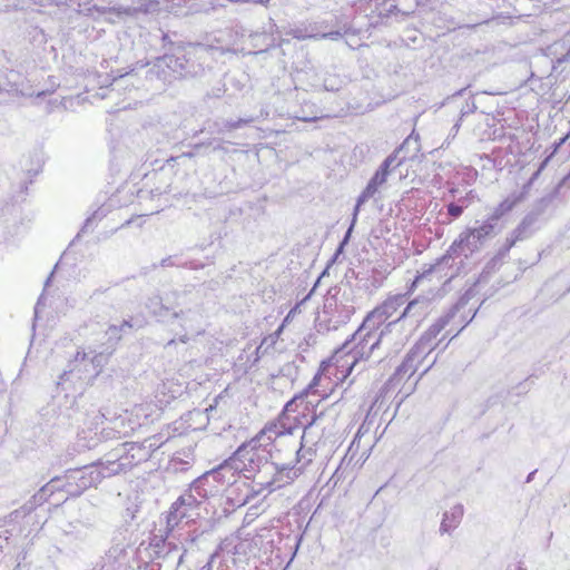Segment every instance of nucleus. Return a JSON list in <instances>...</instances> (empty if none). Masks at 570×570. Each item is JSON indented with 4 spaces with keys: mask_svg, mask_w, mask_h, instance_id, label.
<instances>
[{
    "mask_svg": "<svg viewBox=\"0 0 570 570\" xmlns=\"http://www.w3.org/2000/svg\"><path fill=\"white\" fill-rule=\"evenodd\" d=\"M338 417V410L335 404L321 410L320 412H315L311 419L313 423L317 424V426L325 432L330 438L336 433V421Z\"/></svg>",
    "mask_w": 570,
    "mask_h": 570,
    "instance_id": "nucleus-22",
    "label": "nucleus"
},
{
    "mask_svg": "<svg viewBox=\"0 0 570 570\" xmlns=\"http://www.w3.org/2000/svg\"><path fill=\"white\" fill-rule=\"evenodd\" d=\"M175 344H176V340H175V338H173V340H170V341H168V342L166 343L165 348H169V347H171V346H173V345H175Z\"/></svg>",
    "mask_w": 570,
    "mask_h": 570,
    "instance_id": "nucleus-55",
    "label": "nucleus"
},
{
    "mask_svg": "<svg viewBox=\"0 0 570 570\" xmlns=\"http://www.w3.org/2000/svg\"><path fill=\"white\" fill-rule=\"evenodd\" d=\"M463 517V505L456 504L451 508L450 511L443 513V518L440 524V533H450L452 530L458 528Z\"/></svg>",
    "mask_w": 570,
    "mask_h": 570,
    "instance_id": "nucleus-28",
    "label": "nucleus"
},
{
    "mask_svg": "<svg viewBox=\"0 0 570 570\" xmlns=\"http://www.w3.org/2000/svg\"><path fill=\"white\" fill-rule=\"evenodd\" d=\"M200 570H212V563L207 562L205 566L200 568Z\"/></svg>",
    "mask_w": 570,
    "mask_h": 570,
    "instance_id": "nucleus-56",
    "label": "nucleus"
},
{
    "mask_svg": "<svg viewBox=\"0 0 570 570\" xmlns=\"http://www.w3.org/2000/svg\"><path fill=\"white\" fill-rule=\"evenodd\" d=\"M118 297V291L111 287H98L89 296L90 303H99L101 301H112Z\"/></svg>",
    "mask_w": 570,
    "mask_h": 570,
    "instance_id": "nucleus-37",
    "label": "nucleus"
},
{
    "mask_svg": "<svg viewBox=\"0 0 570 570\" xmlns=\"http://www.w3.org/2000/svg\"><path fill=\"white\" fill-rule=\"evenodd\" d=\"M238 461L239 459H237L235 454H233V456H230L228 460L218 465L227 468L226 471L223 473L225 478V484H228V487L234 484L236 482V475L242 473Z\"/></svg>",
    "mask_w": 570,
    "mask_h": 570,
    "instance_id": "nucleus-34",
    "label": "nucleus"
},
{
    "mask_svg": "<svg viewBox=\"0 0 570 570\" xmlns=\"http://www.w3.org/2000/svg\"><path fill=\"white\" fill-rule=\"evenodd\" d=\"M51 276H52V274L47 278L46 285H48V283L50 282Z\"/></svg>",
    "mask_w": 570,
    "mask_h": 570,
    "instance_id": "nucleus-63",
    "label": "nucleus"
},
{
    "mask_svg": "<svg viewBox=\"0 0 570 570\" xmlns=\"http://www.w3.org/2000/svg\"><path fill=\"white\" fill-rule=\"evenodd\" d=\"M111 206H112L111 204H110V205H108V206H101V207H99L97 210H95V212L91 214V216H89V217L85 220V223H83V225H82V227H81L80 232L77 234V236L75 237L73 242H75V240H77V239H79L81 234H87V233L92 232V230L95 229V227L98 225V223H99L104 217H106V216H107V214L109 213V210H110V207H111Z\"/></svg>",
    "mask_w": 570,
    "mask_h": 570,
    "instance_id": "nucleus-30",
    "label": "nucleus"
},
{
    "mask_svg": "<svg viewBox=\"0 0 570 570\" xmlns=\"http://www.w3.org/2000/svg\"><path fill=\"white\" fill-rule=\"evenodd\" d=\"M535 472H537V470H534V471H532V472H530V473L528 474V476H527V479H525V482H527V483H530V482L533 480V476H534Z\"/></svg>",
    "mask_w": 570,
    "mask_h": 570,
    "instance_id": "nucleus-54",
    "label": "nucleus"
},
{
    "mask_svg": "<svg viewBox=\"0 0 570 570\" xmlns=\"http://www.w3.org/2000/svg\"><path fill=\"white\" fill-rule=\"evenodd\" d=\"M283 330V326H279L277 331L265 336L261 344L255 350V357L253 363H257L262 357L269 353L271 350L274 348L276 342L278 341L279 334Z\"/></svg>",
    "mask_w": 570,
    "mask_h": 570,
    "instance_id": "nucleus-31",
    "label": "nucleus"
},
{
    "mask_svg": "<svg viewBox=\"0 0 570 570\" xmlns=\"http://www.w3.org/2000/svg\"><path fill=\"white\" fill-rule=\"evenodd\" d=\"M97 533L96 513L83 511L73 520L68 521L62 528V535L67 543L77 548L91 546Z\"/></svg>",
    "mask_w": 570,
    "mask_h": 570,
    "instance_id": "nucleus-7",
    "label": "nucleus"
},
{
    "mask_svg": "<svg viewBox=\"0 0 570 570\" xmlns=\"http://www.w3.org/2000/svg\"><path fill=\"white\" fill-rule=\"evenodd\" d=\"M459 307L452 306L448 313L440 316L420 337L419 342L414 345L423 351L426 356L438 346L435 342L438 335L445 328L450 321L455 316Z\"/></svg>",
    "mask_w": 570,
    "mask_h": 570,
    "instance_id": "nucleus-14",
    "label": "nucleus"
},
{
    "mask_svg": "<svg viewBox=\"0 0 570 570\" xmlns=\"http://www.w3.org/2000/svg\"><path fill=\"white\" fill-rule=\"evenodd\" d=\"M205 499H200L196 491H193L190 485L189 490L181 494L176 502L186 508L190 513L195 510Z\"/></svg>",
    "mask_w": 570,
    "mask_h": 570,
    "instance_id": "nucleus-35",
    "label": "nucleus"
},
{
    "mask_svg": "<svg viewBox=\"0 0 570 570\" xmlns=\"http://www.w3.org/2000/svg\"><path fill=\"white\" fill-rule=\"evenodd\" d=\"M472 195V190L464 197H460L456 203L452 202L446 205L448 215L450 216L449 223L459 218L464 209L469 206L468 198Z\"/></svg>",
    "mask_w": 570,
    "mask_h": 570,
    "instance_id": "nucleus-36",
    "label": "nucleus"
},
{
    "mask_svg": "<svg viewBox=\"0 0 570 570\" xmlns=\"http://www.w3.org/2000/svg\"><path fill=\"white\" fill-rule=\"evenodd\" d=\"M256 120L255 117H247V118H238L237 120H216L213 122V125L209 127L212 132L215 134H225L230 132L236 129H239L246 125H249Z\"/></svg>",
    "mask_w": 570,
    "mask_h": 570,
    "instance_id": "nucleus-29",
    "label": "nucleus"
},
{
    "mask_svg": "<svg viewBox=\"0 0 570 570\" xmlns=\"http://www.w3.org/2000/svg\"><path fill=\"white\" fill-rule=\"evenodd\" d=\"M355 313V296L351 287H331L318 317V331H336L350 322Z\"/></svg>",
    "mask_w": 570,
    "mask_h": 570,
    "instance_id": "nucleus-5",
    "label": "nucleus"
},
{
    "mask_svg": "<svg viewBox=\"0 0 570 570\" xmlns=\"http://www.w3.org/2000/svg\"><path fill=\"white\" fill-rule=\"evenodd\" d=\"M161 444L163 441L161 436L159 435H153L142 441V445H146V450L150 453V456L156 450H158L161 446Z\"/></svg>",
    "mask_w": 570,
    "mask_h": 570,
    "instance_id": "nucleus-41",
    "label": "nucleus"
},
{
    "mask_svg": "<svg viewBox=\"0 0 570 570\" xmlns=\"http://www.w3.org/2000/svg\"><path fill=\"white\" fill-rule=\"evenodd\" d=\"M226 466H217L210 471H207L212 480H214L215 483L219 484L220 492L223 491L224 488L228 487V484H225V478L223 473L226 471Z\"/></svg>",
    "mask_w": 570,
    "mask_h": 570,
    "instance_id": "nucleus-40",
    "label": "nucleus"
},
{
    "mask_svg": "<svg viewBox=\"0 0 570 570\" xmlns=\"http://www.w3.org/2000/svg\"><path fill=\"white\" fill-rule=\"evenodd\" d=\"M396 160V151L389 155L383 163L380 165L379 169L384 171L385 174L390 175V169L394 165Z\"/></svg>",
    "mask_w": 570,
    "mask_h": 570,
    "instance_id": "nucleus-44",
    "label": "nucleus"
},
{
    "mask_svg": "<svg viewBox=\"0 0 570 570\" xmlns=\"http://www.w3.org/2000/svg\"><path fill=\"white\" fill-rule=\"evenodd\" d=\"M287 458L282 455V451L276 448L274 442L271 446H267V460H268V469L274 466V462H286Z\"/></svg>",
    "mask_w": 570,
    "mask_h": 570,
    "instance_id": "nucleus-39",
    "label": "nucleus"
},
{
    "mask_svg": "<svg viewBox=\"0 0 570 570\" xmlns=\"http://www.w3.org/2000/svg\"><path fill=\"white\" fill-rule=\"evenodd\" d=\"M325 274H327V268H325V269L323 271V273L321 274V276L317 278V281H316V283H315L314 287L312 288V291H311L309 295H312V294H313V292H314L315 287L317 286V284L320 283L321 278H322Z\"/></svg>",
    "mask_w": 570,
    "mask_h": 570,
    "instance_id": "nucleus-53",
    "label": "nucleus"
},
{
    "mask_svg": "<svg viewBox=\"0 0 570 570\" xmlns=\"http://www.w3.org/2000/svg\"><path fill=\"white\" fill-rule=\"evenodd\" d=\"M188 267L191 268V269H197L198 265H194L193 263H189Z\"/></svg>",
    "mask_w": 570,
    "mask_h": 570,
    "instance_id": "nucleus-59",
    "label": "nucleus"
},
{
    "mask_svg": "<svg viewBox=\"0 0 570 570\" xmlns=\"http://www.w3.org/2000/svg\"><path fill=\"white\" fill-rule=\"evenodd\" d=\"M298 456L294 451L291 452L286 462H274V466L269 468L271 479L262 482L269 492L282 489L292 484L305 470L309 463L298 461Z\"/></svg>",
    "mask_w": 570,
    "mask_h": 570,
    "instance_id": "nucleus-9",
    "label": "nucleus"
},
{
    "mask_svg": "<svg viewBox=\"0 0 570 570\" xmlns=\"http://www.w3.org/2000/svg\"><path fill=\"white\" fill-rule=\"evenodd\" d=\"M517 204V199L505 198L502 200L497 207L493 208L492 213H490L487 218L493 223H497L499 226L504 227L502 218L504 215L510 213Z\"/></svg>",
    "mask_w": 570,
    "mask_h": 570,
    "instance_id": "nucleus-32",
    "label": "nucleus"
},
{
    "mask_svg": "<svg viewBox=\"0 0 570 570\" xmlns=\"http://www.w3.org/2000/svg\"><path fill=\"white\" fill-rule=\"evenodd\" d=\"M360 210H361V206L355 204L354 209H353V214H352L351 225L347 228L343 239L341 240L342 245H347L348 244L351 235H352V232H353L354 226H355V224L357 222V216H358Z\"/></svg>",
    "mask_w": 570,
    "mask_h": 570,
    "instance_id": "nucleus-42",
    "label": "nucleus"
},
{
    "mask_svg": "<svg viewBox=\"0 0 570 570\" xmlns=\"http://www.w3.org/2000/svg\"><path fill=\"white\" fill-rule=\"evenodd\" d=\"M387 177V174L377 168L372 178L368 180L366 187L358 195L356 199V205L362 207V205H364L370 198L374 197V195L379 191L380 187H382L386 183Z\"/></svg>",
    "mask_w": 570,
    "mask_h": 570,
    "instance_id": "nucleus-25",
    "label": "nucleus"
},
{
    "mask_svg": "<svg viewBox=\"0 0 570 570\" xmlns=\"http://www.w3.org/2000/svg\"><path fill=\"white\" fill-rule=\"evenodd\" d=\"M150 547L158 559H170L174 554L181 552L179 542L177 541V531L164 530V534L154 535Z\"/></svg>",
    "mask_w": 570,
    "mask_h": 570,
    "instance_id": "nucleus-16",
    "label": "nucleus"
},
{
    "mask_svg": "<svg viewBox=\"0 0 570 570\" xmlns=\"http://www.w3.org/2000/svg\"><path fill=\"white\" fill-rule=\"evenodd\" d=\"M199 46L188 43L174 47L173 52L157 57L146 71V79L163 85L175 80L196 77L203 71L199 62Z\"/></svg>",
    "mask_w": 570,
    "mask_h": 570,
    "instance_id": "nucleus-3",
    "label": "nucleus"
},
{
    "mask_svg": "<svg viewBox=\"0 0 570 570\" xmlns=\"http://www.w3.org/2000/svg\"><path fill=\"white\" fill-rule=\"evenodd\" d=\"M459 128H460V124H459V122H456V124L453 126L452 130L458 131V130H459Z\"/></svg>",
    "mask_w": 570,
    "mask_h": 570,
    "instance_id": "nucleus-60",
    "label": "nucleus"
},
{
    "mask_svg": "<svg viewBox=\"0 0 570 570\" xmlns=\"http://www.w3.org/2000/svg\"><path fill=\"white\" fill-rule=\"evenodd\" d=\"M37 305H39V303ZM35 314L36 315L38 314V306H36V308H35Z\"/></svg>",
    "mask_w": 570,
    "mask_h": 570,
    "instance_id": "nucleus-64",
    "label": "nucleus"
},
{
    "mask_svg": "<svg viewBox=\"0 0 570 570\" xmlns=\"http://www.w3.org/2000/svg\"><path fill=\"white\" fill-rule=\"evenodd\" d=\"M328 438L317 424L309 421L303 426L299 448L293 450L298 456L297 460H303L304 463H312L316 453V446Z\"/></svg>",
    "mask_w": 570,
    "mask_h": 570,
    "instance_id": "nucleus-10",
    "label": "nucleus"
},
{
    "mask_svg": "<svg viewBox=\"0 0 570 570\" xmlns=\"http://www.w3.org/2000/svg\"><path fill=\"white\" fill-rule=\"evenodd\" d=\"M426 357L423 351L413 346L405 355L403 362L396 367L393 375L389 379L387 385L391 389L397 387L402 382L407 381L419 368V365Z\"/></svg>",
    "mask_w": 570,
    "mask_h": 570,
    "instance_id": "nucleus-12",
    "label": "nucleus"
},
{
    "mask_svg": "<svg viewBox=\"0 0 570 570\" xmlns=\"http://www.w3.org/2000/svg\"><path fill=\"white\" fill-rule=\"evenodd\" d=\"M127 551L122 543L112 544L101 558L100 570H126Z\"/></svg>",
    "mask_w": 570,
    "mask_h": 570,
    "instance_id": "nucleus-19",
    "label": "nucleus"
},
{
    "mask_svg": "<svg viewBox=\"0 0 570 570\" xmlns=\"http://www.w3.org/2000/svg\"><path fill=\"white\" fill-rule=\"evenodd\" d=\"M89 362V354L85 351H78L75 358L68 365L69 370L63 371L60 380L67 381L71 375H76L79 380H91L92 377L89 376L91 371Z\"/></svg>",
    "mask_w": 570,
    "mask_h": 570,
    "instance_id": "nucleus-20",
    "label": "nucleus"
},
{
    "mask_svg": "<svg viewBox=\"0 0 570 570\" xmlns=\"http://www.w3.org/2000/svg\"><path fill=\"white\" fill-rule=\"evenodd\" d=\"M273 443V435H265L259 432L250 441L243 443L234 453L239 459V469L246 479H250L254 474L262 470L268 469L267 446Z\"/></svg>",
    "mask_w": 570,
    "mask_h": 570,
    "instance_id": "nucleus-6",
    "label": "nucleus"
},
{
    "mask_svg": "<svg viewBox=\"0 0 570 570\" xmlns=\"http://www.w3.org/2000/svg\"><path fill=\"white\" fill-rule=\"evenodd\" d=\"M396 11H399L397 7L396 6H392L391 9H390V12L394 13Z\"/></svg>",
    "mask_w": 570,
    "mask_h": 570,
    "instance_id": "nucleus-57",
    "label": "nucleus"
},
{
    "mask_svg": "<svg viewBox=\"0 0 570 570\" xmlns=\"http://www.w3.org/2000/svg\"><path fill=\"white\" fill-rule=\"evenodd\" d=\"M190 485L193 487V491H196L200 499L206 500L210 497H215L218 493H220L219 484L215 483L214 480H212L208 472L202 474Z\"/></svg>",
    "mask_w": 570,
    "mask_h": 570,
    "instance_id": "nucleus-27",
    "label": "nucleus"
},
{
    "mask_svg": "<svg viewBox=\"0 0 570 570\" xmlns=\"http://www.w3.org/2000/svg\"><path fill=\"white\" fill-rule=\"evenodd\" d=\"M433 301L426 295H420L407 301L399 315V320H413L417 325L431 313Z\"/></svg>",
    "mask_w": 570,
    "mask_h": 570,
    "instance_id": "nucleus-17",
    "label": "nucleus"
},
{
    "mask_svg": "<svg viewBox=\"0 0 570 570\" xmlns=\"http://www.w3.org/2000/svg\"><path fill=\"white\" fill-rule=\"evenodd\" d=\"M46 95V91H40L37 94V97H43Z\"/></svg>",
    "mask_w": 570,
    "mask_h": 570,
    "instance_id": "nucleus-62",
    "label": "nucleus"
},
{
    "mask_svg": "<svg viewBox=\"0 0 570 570\" xmlns=\"http://www.w3.org/2000/svg\"><path fill=\"white\" fill-rule=\"evenodd\" d=\"M112 351L114 350L110 348V351H108V352H106V351H101V352L89 351V352H87V354H89V361H90L89 363H90V367H91V371L89 373L90 377H96L99 374V372L106 364L108 356L112 353Z\"/></svg>",
    "mask_w": 570,
    "mask_h": 570,
    "instance_id": "nucleus-33",
    "label": "nucleus"
},
{
    "mask_svg": "<svg viewBox=\"0 0 570 570\" xmlns=\"http://www.w3.org/2000/svg\"><path fill=\"white\" fill-rule=\"evenodd\" d=\"M146 325V320L141 315L129 316L124 318L120 324H110L105 335L107 337V350L112 348L122 340V337L142 328Z\"/></svg>",
    "mask_w": 570,
    "mask_h": 570,
    "instance_id": "nucleus-13",
    "label": "nucleus"
},
{
    "mask_svg": "<svg viewBox=\"0 0 570 570\" xmlns=\"http://www.w3.org/2000/svg\"><path fill=\"white\" fill-rule=\"evenodd\" d=\"M60 481L61 479L58 476L52 478L22 505L23 511L30 514L38 507L42 505L51 494L60 490Z\"/></svg>",
    "mask_w": 570,
    "mask_h": 570,
    "instance_id": "nucleus-23",
    "label": "nucleus"
},
{
    "mask_svg": "<svg viewBox=\"0 0 570 570\" xmlns=\"http://www.w3.org/2000/svg\"><path fill=\"white\" fill-rule=\"evenodd\" d=\"M502 229V226L487 217L484 219H476L473 226L465 228L459 235L446 253L436 261L434 266L440 268L443 265H448L454 256L468 258L479 252L489 239L494 238Z\"/></svg>",
    "mask_w": 570,
    "mask_h": 570,
    "instance_id": "nucleus-4",
    "label": "nucleus"
},
{
    "mask_svg": "<svg viewBox=\"0 0 570 570\" xmlns=\"http://www.w3.org/2000/svg\"><path fill=\"white\" fill-rule=\"evenodd\" d=\"M60 490L70 497H79L87 489L97 485L100 482L97 465L89 464L81 468L69 469L63 476H59Z\"/></svg>",
    "mask_w": 570,
    "mask_h": 570,
    "instance_id": "nucleus-8",
    "label": "nucleus"
},
{
    "mask_svg": "<svg viewBox=\"0 0 570 570\" xmlns=\"http://www.w3.org/2000/svg\"><path fill=\"white\" fill-rule=\"evenodd\" d=\"M120 448H126L124 460H127L130 469L150 459V453L146 450V445H142V442H125L120 444Z\"/></svg>",
    "mask_w": 570,
    "mask_h": 570,
    "instance_id": "nucleus-24",
    "label": "nucleus"
},
{
    "mask_svg": "<svg viewBox=\"0 0 570 570\" xmlns=\"http://www.w3.org/2000/svg\"><path fill=\"white\" fill-rule=\"evenodd\" d=\"M126 448H120L118 444L116 448L107 452L98 462L94 463L97 465V472L99 473L100 481L105 478H110L120 473L130 471V466L125 461Z\"/></svg>",
    "mask_w": 570,
    "mask_h": 570,
    "instance_id": "nucleus-11",
    "label": "nucleus"
},
{
    "mask_svg": "<svg viewBox=\"0 0 570 570\" xmlns=\"http://www.w3.org/2000/svg\"><path fill=\"white\" fill-rule=\"evenodd\" d=\"M27 515L28 513L23 511V507L21 505L19 509H16L12 512H10L7 519L9 522H16L19 519H23Z\"/></svg>",
    "mask_w": 570,
    "mask_h": 570,
    "instance_id": "nucleus-47",
    "label": "nucleus"
},
{
    "mask_svg": "<svg viewBox=\"0 0 570 570\" xmlns=\"http://www.w3.org/2000/svg\"><path fill=\"white\" fill-rule=\"evenodd\" d=\"M145 308L159 323L177 324L184 332L178 341L184 344L189 341V333H200L203 308L194 288L174 289L165 297L154 294L147 297Z\"/></svg>",
    "mask_w": 570,
    "mask_h": 570,
    "instance_id": "nucleus-2",
    "label": "nucleus"
},
{
    "mask_svg": "<svg viewBox=\"0 0 570 570\" xmlns=\"http://www.w3.org/2000/svg\"><path fill=\"white\" fill-rule=\"evenodd\" d=\"M191 518L193 513L175 501L167 513L165 529L169 531H178L183 520L187 519V524Z\"/></svg>",
    "mask_w": 570,
    "mask_h": 570,
    "instance_id": "nucleus-26",
    "label": "nucleus"
},
{
    "mask_svg": "<svg viewBox=\"0 0 570 570\" xmlns=\"http://www.w3.org/2000/svg\"><path fill=\"white\" fill-rule=\"evenodd\" d=\"M220 149H223L220 142L214 146V150H220Z\"/></svg>",
    "mask_w": 570,
    "mask_h": 570,
    "instance_id": "nucleus-58",
    "label": "nucleus"
},
{
    "mask_svg": "<svg viewBox=\"0 0 570 570\" xmlns=\"http://www.w3.org/2000/svg\"><path fill=\"white\" fill-rule=\"evenodd\" d=\"M345 246H346V245H342V243H340L338 247H337V248H336V250H335V254H334L333 259H335V258H336V257H337V256L343 252V249H344V247H345Z\"/></svg>",
    "mask_w": 570,
    "mask_h": 570,
    "instance_id": "nucleus-52",
    "label": "nucleus"
},
{
    "mask_svg": "<svg viewBox=\"0 0 570 570\" xmlns=\"http://www.w3.org/2000/svg\"><path fill=\"white\" fill-rule=\"evenodd\" d=\"M301 414L281 413L277 420L267 424L262 432H265L266 436L273 435V442L279 436L292 435L305 425L301 421Z\"/></svg>",
    "mask_w": 570,
    "mask_h": 570,
    "instance_id": "nucleus-15",
    "label": "nucleus"
},
{
    "mask_svg": "<svg viewBox=\"0 0 570 570\" xmlns=\"http://www.w3.org/2000/svg\"><path fill=\"white\" fill-rule=\"evenodd\" d=\"M312 386H313V384H309L308 387L304 392H302L299 394H296L288 402H286V404L284 405L283 411L281 413H284V414H297V413H299L298 410H297L298 402L299 403L304 402V399H305V396L307 394V391L309 389H312Z\"/></svg>",
    "mask_w": 570,
    "mask_h": 570,
    "instance_id": "nucleus-38",
    "label": "nucleus"
},
{
    "mask_svg": "<svg viewBox=\"0 0 570 570\" xmlns=\"http://www.w3.org/2000/svg\"><path fill=\"white\" fill-rule=\"evenodd\" d=\"M183 156H185V157H193L194 154L193 153H184Z\"/></svg>",
    "mask_w": 570,
    "mask_h": 570,
    "instance_id": "nucleus-61",
    "label": "nucleus"
},
{
    "mask_svg": "<svg viewBox=\"0 0 570 570\" xmlns=\"http://www.w3.org/2000/svg\"><path fill=\"white\" fill-rule=\"evenodd\" d=\"M36 3H37L36 0H18L17 2H14L13 7L17 10H21V9L28 8L31 4H36Z\"/></svg>",
    "mask_w": 570,
    "mask_h": 570,
    "instance_id": "nucleus-48",
    "label": "nucleus"
},
{
    "mask_svg": "<svg viewBox=\"0 0 570 570\" xmlns=\"http://www.w3.org/2000/svg\"><path fill=\"white\" fill-rule=\"evenodd\" d=\"M204 531L194 530H185L179 529L177 531V541L180 544L181 552L178 554L176 564L179 567L184 563L185 556L189 550L194 548H198L199 543L203 539Z\"/></svg>",
    "mask_w": 570,
    "mask_h": 570,
    "instance_id": "nucleus-21",
    "label": "nucleus"
},
{
    "mask_svg": "<svg viewBox=\"0 0 570 570\" xmlns=\"http://www.w3.org/2000/svg\"><path fill=\"white\" fill-rule=\"evenodd\" d=\"M551 197H544L538 203V209L530 212L519 224V226L511 233V237L515 243L527 239L534 230L533 226L546 206L551 203Z\"/></svg>",
    "mask_w": 570,
    "mask_h": 570,
    "instance_id": "nucleus-18",
    "label": "nucleus"
},
{
    "mask_svg": "<svg viewBox=\"0 0 570 570\" xmlns=\"http://www.w3.org/2000/svg\"><path fill=\"white\" fill-rule=\"evenodd\" d=\"M434 269L436 267L432 265L419 273L406 293L389 296L381 305L371 311L351 337L334 352L332 361L344 379L352 374L354 367L361 361L367 360L373 351L379 347L382 340L402 321L399 320V316L395 320H389L400 307L406 304L409 296L414 292L421 279Z\"/></svg>",
    "mask_w": 570,
    "mask_h": 570,
    "instance_id": "nucleus-1",
    "label": "nucleus"
},
{
    "mask_svg": "<svg viewBox=\"0 0 570 570\" xmlns=\"http://www.w3.org/2000/svg\"><path fill=\"white\" fill-rule=\"evenodd\" d=\"M503 261H501L500 258H498L497 256H493L485 265L484 269H483V273L482 274H491L493 272H495L500 265L502 264Z\"/></svg>",
    "mask_w": 570,
    "mask_h": 570,
    "instance_id": "nucleus-46",
    "label": "nucleus"
},
{
    "mask_svg": "<svg viewBox=\"0 0 570 570\" xmlns=\"http://www.w3.org/2000/svg\"><path fill=\"white\" fill-rule=\"evenodd\" d=\"M342 37H343V33L340 30H334V31H330V32L309 36V38H313V39H330V40H335V41L341 39Z\"/></svg>",
    "mask_w": 570,
    "mask_h": 570,
    "instance_id": "nucleus-45",
    "label": "nucleus"
},
{
    "mask_svg": "<svg viewBox=\"0 0 570 570\" xmlns=\"http://www.w3.org/2000/svg\"><path fill=\"white\" fill-rule=\"evenodd\" d=\"M563 186H567L568 188H570V171L568 173L567 176L563 177V179L560 181L559 184V188L563 187Z\"/></svg>",
    "mask_w": 570,
    "mask_h": 570,
    "instance_id": "nucleus-51",
    "label": "nucleus"
},
{
    "mask_svg": "<svg viewBox=\"0 0 570 570\" xmlns=\"http://www.w3.org/2000/svg\"><path fill=\"white\" fill-rule=\"evenodd\" d=\"M514 245L515 242L511 237H507L505 243L499 248L498 253L494 256L503 261Z\"/></svg>",
    "mask_w": 570,
    "mask_h": 570,
    "instance_id": "nucleus-43",
    "label": "nucleus"
},
{
    "mask_svg": "<svg viewBox=\"0 0 570 570\" xmlns=\"http://www.w3.org/2000/svg\"><path fill=\"white\" fill-rule=\"evenodd\" d=\"M216 141H217L216 139H213V140H209V141H203V142L195 144L194 145V149L195 150H199L203 147L214 145V142H216Z\"/></svg>",
    "mask_w": 570,
    "mask_h": 570,
    "instance_id": "nucleus-50",
    "label": "nucleus"
},
{
    "mask_svg": "<svg viewBox=\"0 0 570 570\" xmlns=\"http://www.w3.org/2000/svg\"><path fill=\"white\" fill-rule=\"evenodd\" d=\"M160 265L163 267L175 266L176 262L174 261L173 256H168L161 259Z\"/></svg>",
    "mask_w": 570,
    "mask_h": 570,
    "instance_id": "nucleus-49",
    "label": "nucleus"
}]
</instances>
